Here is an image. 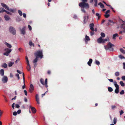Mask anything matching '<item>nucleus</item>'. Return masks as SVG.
Returning a JSON list of instances; mask_svg holds the SVG:
<instances>
[{
  "instance_id": "52",
  "label": "nucleus",
  "mask_w": 125,
  "mask_h": 125,
  "mask_svg": "<svg viewBox=\"0 0 125 125\" xmlns=\"http://www.w3.org/2000/svg\"><path fill=\"white\" fill-rule=\"evenodd\" d=\"M28 27L30 30H31L32 29L31 26L30 25H29L28 26Z\"/></svg>"
},
{
  "instance_id": "34",
  "label": "nucleus",
  "mask_w": 125,
  "mask_h": 125,
  "mask_svg": "<svg viewBox=\"0 0 125 125\" xmlns=\"http://www.w3.org/2000/svg\"><path fill=\"white\" fill-rule=\"evenodd\" d=\"M2 66L3 67L6 68L7 67V65L6 63H4L2 65Z\"/></svg>"
},
{
  "instance_id": "11",
  "label": "nucleus",
  "mask_w": 125,
  "mask_h": 125,
  "mask_svg": "<svg viewBox=\"0 0 125 125\" xmlns=\"http://www.w3.org/2000/svg\"><path fill=\"white\" fill-rule=\"evenodd\" d=\"M103 39L101 37L97 39V42L98 43H103Z\"/></svg>"
},
{
  "instance_id": "37",
  "label": "nucleus",
  "mask_w": 125,
  "mask_h": 125,
  "mask_svg": "<svg viewBox=\"0 0 125 125\" xmlns=\"http://www.w3.org/2000/svg\"><path fill=\"white\" fill-rule=\"evenodd\" d=\"M101 35L102 37L104 38L105 36V34L104 33L101 32Z\"/></svg>"
},
{
  "instance_id": "64",
  "label": "nucleus",
  "mask_w": 125,
  "mask_h": 125,
  "mask_svg": "<svg viewBox=\"0 0 125 125\" xmlns=\"http://www.w3.org/2000/svg\"><path fill=\"white\" fill-rule=\"evenodd\" d=\"M122 79L123 80L125 81V76H122Z\"/></svg>"
},
{
  "instance_id": "18",
  "label": "nucleus",
  "mask_w": 125,
  "mask_h": 125,
  "mask_svg": "<svg viewBox=\"0 0 125 125\" xmlns=\"http://www.w3.org/2000/svg\"><path fill=\"white\" fill-rule=\"evenodd\" d=\"M5 43L7 47L9 48H11L12 46L10 44L6 42Z\"/></svg>"
},
{
  "instance_id": "13",
  "label": "nucleus",
  "mask_w": 125,
  "mask_h": 125,
  "mask_svg": "<svg viewBox=\"0 0 125 125\" xmlns=\"http://www.w3.org/2000/svg\"><path fill=\"white\" fill-rule=\"evenodd\" d=\"M89 16H84L83 17L84 20H83V22L84 23H86V22L87 21V20L88 19Z\"/></svg>"
},
{
  "instance_id": "48",
  "label": "nucleus",
  "mask_w": 125,
  "mask_h": 125,
  "mask_svg": "<svg viewBox=\"0 0 125 125\" xmlns=\"http://www.w3.org/2000/svg\"><path fill=\"white\" fill-rule=\"evenodd\" d=\"M95 62H96V64H97V65H99L100 64V62L99 61L96 60Z\"/></svg>"
},
{
  "instance_id": "26",
  "label": "nucleus",
  "mask_w": 125,
  "mask_h": 125,
  "mask_svg": "<svg viewBox=\"0 0 125 125\" xmlns=\"http://www.w3.org/2000/svg\"><path fill=\"white\" fill-rule=\"evenodd\" d=\"M120 51L122 53L124 54H125V51L123 50L122 48L120 49Z\"/></svg>"
},
{
  "instance_id": "2",
  "label": "nucleus",
  "mask_w": 125,
  "mask_h": 125,
  "mask_svg": "<svg viewBox=\"0 0 125 125\" xmlns=\"http://www.w3.org/2000/svg\"><path fill=\"white\" fill-rule=\"evenodd\" d=\"M114 46L113 44L111 43V42H109L107 45L104 46V47L106 50H109L110 51H113L114 50V48H112V47Z\"/></svg>"
},
{
  "instance_id": "38",
  "label": "nucleus",
  "mask_w": 125,
  "mask_h": 125,
  "mask_svg": "<svg viewBox=\"0 0 125 125\" xmlns=\"http://www.w3.org/2000/svg\"><path fill=\"white\" fill-rule=\"evenodd\" d=\"M119 58L121 59H125V57L124 56L121 55H119Z\"/></svg>"
},
{
  "instance_id": "39",
  "label": "nucleus",
  "mask_w": 125,
  "mask_h": 125,
  "mask_svg": "<svg viewBox=\"0 0 125 125\" xmlns=\"http://www.w3.org/2000/svg\"><path fill=\"white\" fill-rule=\"evenodd\" d=\"M115 75L116 76H118L119 75V73L118 72H116L115 73Z\"/></svg>"
},
{
  "instance_id": "17",
  "label": "nucleus",
  "mask_w": 125,
  "mask_h": 125,
  "mask_svg": "<svg viewBox=\"0 0 125 125\" xmlns=\"http://www.w3.org/2000/svg\"><path fill=\"white\" fill-rule=\"evenodd\" d=\"M4 70L3 69H1L0 70V73L1 75L2 76H3L4 75Z\"/></svg>"
},
{
  "instance_id": "46",
  "label": "nucleus",
  "mask_w": 125,
  "mask_h": 125,
  "mask_svg": "<svg viewBox=\"0 0 125 125\" xmlns=\"http://www.w3.org/2000/svg\"><path fill=\"white\" fill-rule=\"evenodd\" d=\"M104 16L106 18H108L109 17L110 15L109 14H105Z\"/></svg>"
},
{
  "instance_id": "19",
  "label": "nucleus",
  "mask_w": 125,
  "mask_h": 125,
  "mask_svg": "<svg viewBox=\"0 0 125 125\" xmlns=\"http://www.w3.org/2000/svg\"><path fill=\"white\" fill-rule=\"evenodd\" d=\"M114 84L116 89H119L118 85L117 84V82L116 81H115L114 82Z\"/></svg>"
},
{
  "instance_id": "43",
  "label": "nucleus",
  "mask_w": 125,
  "mask_h": 125,
  "mask_svg": "<svg viewBox=\"0 0 125 125\" xmlns=\"http://www.w3.org/2000/svg\"><path fill=\"white\" fill-rule=\"evenodd\" d=\"M96 15L98 17V19H99L101 17L99 15V14L98 13H96Z\"/></svg>"
},
{
  "instance_id": "62",
  "label": "nucleus",
  "mask_w": 125,
  "mask_h": 125,
  "mask_svg": "<svg viewBox=\"0 0 125 125\" xmlns=\"http://www.w3.org/2000/svg\"><path fill=\"white\" fill-rule=\"evenodd\" d=\"M16 20L17 21H18V22L20 21H21V19L19 18H18V19L17 18L16 19Z\"/></svg>"
},
{
  "instance_id": "29",
  "label": "nucleus",
  "mask_w": 125,
  "mask_h": 125,
  "mask_svg": "<svg viewBox=\"0 0 125 125\" xmlns=\"http://www.w3.org/2000/svg\"><path fill=\"white\" fill-rule=\"evenodd\" d=\"M8 10H9L10 12H11L12 13H14V10L13 9H9V8L8 7Z\"/></svg>"
},
{
  "instance_id": "57",
  "label": "nucleus",
  "mask_w": 125,
  "mask_h": 125,
  "mask_svg": "<svg viewBox=\"0 0 125 125\" xmlns=\"http://www.w3.org/2000/svg\"><path fill=\"white\" fill-rule=\"evenodd\" d=\"M5 12H6L7 13L9 14H10V15H11L12 14V13H11L7 11L6 10L5 11Z\"/></svg>"
},
{
  "instance_id": "36",
  "label": "nucleus",
  "mask_w": 125,
  "mask_h": 125,
  "mask_svg": "<svg viewBox=\"0 0 125 125\" xmlns=\"http://www.w3.org/2000/svg\"><path fill=\"white\" fill-rule=\"evenodd\" d=\"M94 1L95 2L94 4V6L95 7H96L97 5V0H94Z\"/></svg>"
},
{
  "instance_id": "10",
  "label": "nucleus",
  "mask_w": 125,
  "mask_h": 125,
  "mask_svg": "<svg viewBox=\"0 0 125 125\" xmlns=\"http://www.w3.org/2000/svg\"><path fill=\"white\" fill-rule=\"evenodd\" d=\"M120 20L121 21L123 22V23L121 24L120 28H123V29H124V28L125 27V21L122 20V19H120Z\"/></svg>"
},
{
  "instance_id": "32",
  "label": "nucleus",
  "mask_w": 125,
  "mask_h": 125,
  "mask_svg": "<svg viewBox=\"0 0 125 125\" xmlns=\"http://www.w3.org/2000/svg\"><path fill=\"white\" fill-rule=\"evenodd\" d=\"M108 90L109 92H112L113 91V89L112 87H109L108 88Z\"/></svg>"
},
{
  "instance_id": "5",
  "label": "nucleus",
  "mask_w": 125,
  "mask_h": 125,
  "mask_svg": "<svg viewBox=\"0 0 125 125\" xmlns=\"http://www.w3.org/2000/svg\"><path fill=\"white\" fill-rule=\"evenodd\" d=\"M2 81L3 83H6L8 80V79L6 76H4L2 80Z\"/></svg>"
},
{
  "instance_id": "50",
  "label": "nucleus",
  "mask_w": 125,
  "mask_h": 125,
  "mask_svg": "<svg viewBox=\"0 0 125 125\" xmlns=\"http://www.w3.org/2000/svg\"><path fill=\"white\" fill-rule=\"evenodd\" d=\"M90 35L91 36L93 35L94 34V31H92L90 32Z\"/></svg>"
},
{
  "instance_id": "25",
  "label": "nucleus",
  "mask_w": 125,
  "mask_h": 125,
  "mask_svg": "<svg viewBox=\"0 0 125 125\" xmlns=\"http://www.w3.org/2000/svg\"><path fill=\"white\" fill-rule=\"evenodd\" d=\"M6 10H5V9L2 8H0V13L3 12H5V11Z\"/></svg>"
},
{
  "instance_id": "14",
  "label": "nucleus",
  "mask_w": 125,
  "mask_h": 125,
  "mask_svg": "<svg viewBox=\"0 0 125 125\" xmlns=\"http://www.w3.org/2000/svg\"><path fill=\"white\" fill-rule=\"evenodd\" d=\"M1 5L3 7L5 8L6 10H8V7L6 5L3 3H1Z\"/></svg>"
},
{
  "instance_id": "20",
  "label": "nucleus",
  "mask_w": 125,
  "mask_h": 125,
  "mask_svg": "<svg viewBox=\"0 0 125 125\" xmlns=\"http://www.w3.org/2000/svg\"><path fill=\"white\" fill-rule=\"evenodd\" d=\"M98 5L100 6L101 8H104V5L101 2H99L98 4Z\"/></svg>"
},
{
  "instance_id": "16",
  "label": "nucleus",
  "mask_w": 125,
  "mask_h": 125,
  "mask_svg": "<svg viewBox=\"0 0 125 125\" xmlns=\"http://www.w3.org/2000/svg\"><path fill=\"white\" fill-rule=\"evenodd\" d=\"M92 61L93 60L92 59H90L89 60V61L87 62V64L89 66H91V64L92 63Z\"/></svg>"
},
{
  "instance_id": "53",
  "label": "nucleus",
  "mask_w": 125,
  "mask_h": 125,
  "mask_svg": "<svg viewBox=\"0 0 125 125\" xmlns=\"http://www.w3.org/2000/svg\"><path fill=\"white\" fill-rule=\"evenodd\" d=\"M22 75H23V83H25V77H24V74L23 73Z\"/></svg>"
},
{
  "instance_id": "24",
  "label": "nucleus",
  "mask_w": 125,
  "mask_h": 125,
  "mask_svg": "<svg viewBox=\"0 0 125 125\" xmlns=\"http://www.w3.org/2000/svg\"><path fill=\"white\" fill-rule=\"evenodd\" d=\"M113 38L114 39H115V37L116 36L118 37V34L117 33H115L113 35Z\"/></svg>"
},
{
  "instance_id": "3",
  "label": "nucleus",
  "mask_w": 125,
  "mask_h": 125,
  "mask_svg": "<svg viewBox=\"0 0 125 125\" xmlns=\"http://www.w3.org/2000/svg\"><path fill=\"white\" fill-rule=\"evenodd\" d=\"M35 55L36 57H38V58L40 57L41 58H42L43 56L42 51H37L36 53L35 54Z\"/></svg>"
},
{
  "instance_id": "44",
  "label": "nucleus",
  "mask_w": 125,
  "mask_h": 125,
  "mask_svg": "<svg viewBox=\"0 0 125 125\" xmlns=\"http://www.w3.org/2000/svg\"><path fill=\"white\" fill-rule=\"evenodd\" d=\"M29 44L30 46H34V44L32 43L30 41L29 42Z\"/></svg>"
},
{
  "instance_id": "42",
  "label": "nucleus",
  "mask_w": 125,
  "mask_h": 125,
  "mask_svg": "<svg viewBox=\"0 0 125 125\" xmlns=\"http://www.w3.org/2000/svg\"><path fill=\"white\" fill-rule=\"evenodd\" d=\"M115 92V93L118 94L119 92V89H116Z\"/></svg>"
},
{
  "instance_id": "6",
  "label": "nucleus",
  "mask_w": 125,
  "mask_h": 125,
  "mask_svg": "<svg viewBox=\"0 0 125 125\" xmlns=\"http://www.w3.org/2000/svg\"><path fill=\"white\" fill-rule=\"evenodd\" d=\"M26 27H23L21 29H20V31H21V34L23 35H24L25 33V29Z\"/></svg>"
},
{
  "instance_id": "4",
  "label": "nucleus",
  "mask_w": 125,
  "mask_h": 125,
  "mask_svg": "<svg viewBox=\"0 0 125 125\" xmlns=\"http://www.w3.org/2000/svg\"><path fill=\"white\" fill-rule=\"evenodd\" d=\"M9 31L13 35H15L16 34V30L12 26H10L9 27Z\"/></svg>"
},
{
  "instance_id": "56",
  "label": "nucleus",
  "mask_w": 125,
  "mask_h": 125,
  "mask_svg": "<svg viewBox=\"0 0 125 125\" xmlns=\"http://www.w3.org/2000/svg\"><path fill=\"white\" fill-rule=\"evenodd\" d=\"M82 8L81 9V11L84 13H85L86 12L83 9L84 8Z\"/></svg>"
},
{
  "instance_id": "45",
  "label": "nucleus",
  "mask_w": 125,
  "mask_h": 125,
  "mask_svg": "<svg viewBox=\"0 0 125 125\" xmlns=\"http://www.w3.org/2000/svg\"><path fill=\"white\" fill-rule=\"evenodd\" d=\"M26 59L27 62V65H29V60L28 57L27 56L26 57Z\"/></svg>"
},
{
  "instance_id": "31",
  "label": "nucleus",
  "mask_w": 125,
  "mask_h": 125,
  "mask_svg": "<svg viewBox=\"0 0 125 125\" xmlns=\"http://www.w3.org/2000/svg\"><path fill=\"white\" fill-rule=\"evenodd\" d=\"M120 83L122 86H125V83L123 82V81H121L120 82Z\"/></svg>"
},
{
  "instance_id": "33",
  "label": "nucleus",
  "mask_w": 125,
  "mask_h": 125,
  "mask_svg": "<svg viewBox=\"0 0 125 125\" xmlns=\"http://www.w3.org/2000/svg\"><path fill=\"white\" fill-rule=\"evenodd\" d=\"M18 12L20 16H22V14L21 11L20 10H18Z\"/></svg>"
},
{
  "instance_id": "49",
  "label": "nucleus",
  "mask_w": 125,
  "mask_h": 125,
  "mask_svg": "<svg viewBox=\"0 0 125 125\" xmlns=\"http://www.w3.org/2000/svg\"><path fill=\"white\" fill-rule=\"evenodd\" d=\"M124 93V90H122L120 92V94H123Z\"/></svg>"
},
{
  "instance_id": "23",
  "label": "nucleus",
  "mask_w": 125,
  "mask_h": 125,
  "mask_svg": "<svg viewBox=\"0 0 125 125\" xmlns=\"http://www.w3.org/2000/svg\"><path fill=\"white\" fill-rule=\"evenodd\" d=\"M10 52V51H9V52H4L3 53V54L4 55H6V56H8L9 55V53Z\"/></svg>"
},
{
  "instance_id": "60",
  "label": "nucleus",
  "mask_w": 125,
  "mask_h": 125,
  "mask_svg": "<svg viewBox=\"0 0 125 125\" xmlns=\"http://www.w3.org/2000/svg\"><path fill=\"white\" fill-rule=\"evenodd\" d=\"M24 92L25 93V95L26 96L27 95V91L26 90H24Z\"/></svg>"
},
{
  "instance_id": "40",
  "label": "nucleus",
  "mask_w": 125,
  "mask_h": 125,
  "mask_svg": "<svg viewBox=\"0 0 125 125\" xmlns=\"http://www.w3.org/2000/svg\"><path fill=\"white\" fill-rule=\"evenodd\" d=\"M108 40H109V39L108 37H107V39H103V43H104L105 41H108Z\"/></svg>"
},
{
  "instance_id": "55",
  "label": "nucleus",
  "mask_w": 125,
  "mask_h": 125,
  "mask_svg": "<svg viewBox=\"0 0 125 125\" xmlns=\"http://www.w3.org/2000/svg\"><path fill=\"white\" fill-rule=\"evenodd\" d=\"M13 114L14 115L16 116L17 115V113L15 111L13 112Z\"/></svg>"
},
{
  "instance_id": "47",
  "label": "nucleus",
  "mask_w": 125,
  "mask_h": 125,
  "mask_svg": "<svg viewBox=\"0 0 125 125\" xmlns=\"http://www.w3.org/2000/svg\"><path fill=\"white\" fill-rule=\"evenodd\" d=\"M108 21L109 22L112 23V25H113L114 23L113 22V21L111 20H109Z\"/></svg>"
},
{
  "instance_id": "9",
  "label": "nucleus",
  "mask_w": 125,
  "mask_h": 125,
  "mask_svg": "<svg viewBox=\"0 0 125 125\" xmlns=\"http://www.w3.org/2000/svg\"><path fill=\"white\" fill-rule=\"evenodd\" d=\"M35 99L36 101L38 104H40L39 97V95L38 94H36L35 96Z\"/></svg>"
},
{
  "instance_id": "22",
  "label": "nucleus",
  "mask_w": 125,
  "mask_h": 125,
  "mask_svg": "<svg viewBox=\"0 0 125 125\" xmlns=\"http://www.w3.org/2000/svg\"><path fill=\"white\" fill-rule=\"evenodd\" d=\"M14 63L13 62H9L8 64V65L9 66V67H11L12 66V65H13L14 64Z\"/></svg>"
},
{
  "instance_id": "30",
  "label": "nucleus",
  "mask_w": 125,
  "mask_h": 125,
  "mask_svg": "<svg viewBox=\"0 0 125 125\" xmlns=\"http://www.w3.org/2000/svg\"><path fill=\"white\" fill-rule=\"evenodd\" d=\"M41 83L43 85H44V80L42 78H41L40 80Z\"/></svg>"
},
{
  "instance_id": "63",
  "label": "nucleus",
  "mask_w": 125,
  "mask_h": 125,
  "mask_svg": "<svg viewBox=\"0 0 125 125\" xmlns=\"http://www.w3.org/2000/svg\"><path fill=\"white\" fill-rule=\"evenodd\" d=\"M73 18L75 19H76L77 18V16L76 15H74L73 16Z\"/></svg>"
},
{
  "instance_id": "59",
  "label": "nucleus",
  "mask_w": 125,
  "mask_h": 125,
  "mask_svg": "<svg viewBox=\"0 0 125 125\" xmlns=\"http://www.w3.org/2000/svg\"><path fill=\"white\" fill-rule=\"evenodd\" d=\"M16 107V108H19L20 107V106L18 104H15Z\"/></svg>"
},
{
  "instance_id": "51",
  "label": "nucleus",
  "mask_w": 125,
  "mask_h": 125,
  "mask_svg": "<svg viewBox=\"0 0 125 125\" xmlns=\"http://www.w3.org/2000/svg\"><path fill=\"white\" fill-rule=\"evenodd\" d=\"M16 76L18 77V80L20 79V77L19 76V75L18 73H17L16 74Z\"/></svg>"
},
{
  "instance_id": "27",
  "label": "nucleus",
  "mask_w": 125,
  "mask_h": 125,
  "mask_svg": "<svg viewBox=\"0 0 125 125\" xmlns=\"http://www.w3.org/2000/svg\"><path fill=\"white\" fill-rule=\"evenodd\" d=\"M5 51L6 52H9L10 51V52L12 50L8 48H6L5 49Z\"/></svg>"
},
{
  "instance_id": "28",
  "label": "nucleus",
  "mask_w": 125,
  "mask_h": 125,
  "mask_svg": "<svg viewBox=\"0 0 125 125\" xmlns=\"http://www.w3.org/2000/svg\"><path fill=\"white\" fill-rule=\"evenodd\" d=\"M27 69L28 71H30L31 70V67L30 65H28L27 67Z\"/></svg>"
},
{
  "instance_id": "61",
  "label": "nucleus",
  "mask_w": 125,
  "mask_h": 125,
  "mask_svg": "<svg viewBox=\"0 0 125 125\" xmlns=\"http://www.w3.org/2000/svg\"><path fill=\"white\" fill-rule=\"evenodd\" d=\"M47 84V78H46L45 79V82L44 83V84Z\"/></svg>"
},
{
  "instance_id": "35",
  "label": "nucleus",
  "mask_w": 125,
  "mask_h": 125,
  "mask_svg": "<svg viewBox=\"0 0 125 125\" xmlns=\"http://www.w3.org/2000/svg\"><path fill=\"white\" fill-rule=\"evenodd\" d=\"M117 121V118H115L114 119L113 122L114 124H116Z\"/></svg>"
},
{
  "instance_id": "58",
  "label": "nucleus",
  "mask_w": 125,
  "mask_h": 125,
  "mask_svg": "<svg viewBox=\"0 0 125 125\" xmlns=\"http://www.w3.org/2000/svg\"><path fill=\"white\" fill-rule=\"evenodd\" d=\"M124 113V112L122 110L120 111V115H122Z\"/></svg>"
},
{
  "instance_id": "7",
  "label": "nucleus",
  "mask_w": 125,
  "mask_h": 125,
  "mask_svg": "<svg viewBox=\"0 0 125 125\" xmlns=\"http://www.w3.org/2000/svg\"><path fill=\"white\" fill-rule=\"evenodd\" d=\"M34 90V88L33 85L32 84H31L30 86L29 91L31 93Z\"/></svg>"
},
{
  "instance_id": "15",
  "label": "nucleus",
  "mask_w": 125,
  "mask_h": 125,
  "mask_svg": "<svg viewBox=\"0 0 125 125\" xmlns=\"http://www.w3.org/2000/svg\"><path fill=\"white\" fill-rule=\"evenodd\" d=\"M4 18L5 20L7 21H9L10 19V17L7 15H5Z\"/></svg>"
},
{
  "instance_id": "1",
  "label": "nucleus",
  "mask_w": 125,
  "mask_h": 125,
  "mask_svg": "<svg viewBox=\"0 0 125 125\" xmlns=\"http://www.w3.org/2000/svg\"><path fill=\"white\" fill-rule=\"evenodd\" d=\"M82 2H80L79 4V6L80 7L88 9L89 8V4L86 2H87V0H82Z\"/></svg>"
},
{
  "instance_id": "41",
  "label": "nucleus",
  "mask_w": 125,
  "mask_h": 125,
  "mask_svg": "<svg viewBox=\"0 0 125 125\" xmlns=\"http://www.w3.org/2000/svg\"><path fill=\"white\" fill-rule=\"evenodd\" d=\"M85 39H86V40L88 41H89L90 40V38H89V37L88 36H87V35H86Z\"/></svg>"
},
{
  "instance_id": "8",
  "label": "nucleus",
  "mask_w": 125,
  "mask_h": 125,
  "mask_svg": "<svg viewBox=\"0 0 125 125\" xmlns=\"http://www.w3.org/2000/svg\"><path fill=\"white\" fill-rule=\"evenodd\" d=\"M94 26V24L93 23H91L89 25V26L90 29L92 31H94V29L93 28Z\"/></svg>"
},
{
  "instance_id": "12",
  "label": "nucleus",
  "mask_w": 125,
  "mask_h": 125,
  "mask_svg": "<svg viewBox=\"0 0 125 125\" xmlns=\"http://www.w3.org/2000/svg\"><path fill=\"white\" fill-rule=\"evenodd\" d=\"M30 108L31 109L32 112L33 113H35L36 112V110L35 108L34 107H32L31 106H30Z\"/></svg>"
},
{
  "instance_id": "21",
  "label": "nucleus",
  "mask_w": 125,
  "mask_h": 125,
  "mask_svg": "<svg viewBox=\"0 0 125 125\" xmlns=\"http://www.w3.org/2000/svg\"><path fill=\"white\" fill-rule=\"evenodd\" d=\"M38 60V57H36V58L33 61V62L34 63H36Z\"/></svg>"
},
{
  "instance_id": "54",
  "label": "nucleus",
  "mask_w": 125,
  "mask_h": 125,
  "mask_svg": "<svg viewBox=\"0 0 125 125\" xmlns=\"http://www.w3.org/2000/svg\"><path fill=\"white\" fill-rule=\"evenodd\" d=\"M116 107V106L115 105H112L111 106V108L112 109H114V108Z\"/></svg>"
}]
</instances>
